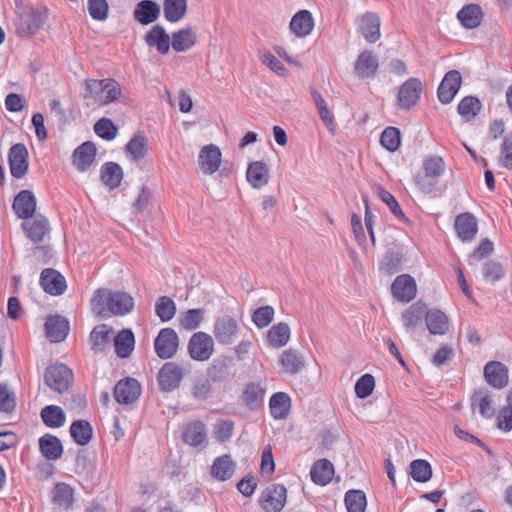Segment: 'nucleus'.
<instances>
[{
	"label": "nucleus",
	"instance_id": "nucleus-1",
	"mask_svg": "<svg viewBox=\"0 0 512 512\" xmlns=\"http://www.w3.org/2000/svg\"><path fill=\"white\" fill-rule=\"evenodd\" d=\"M133 296L122 290L98 289V316L102 318L122 317L134 310Z\"/></svg>",
	"mask_w": 512,
	"mask_h": 512
},
{
	"label": "nucleus",
	"instance_id": "nucleus-2",
	"mask_svg": "<svg viewBox=\"0 0 512 512\" xmlns=\"http://www.w3.org/2000/svg\"><path fill=\"white\" fill-rule=\"evenodd\" d=\"M17 22L16 31L21 37L35 34L47 19V10L38 9L29 5H16Z\"/></svg>",
	"mask_w": 512,
	"mask_h": 512
},
{
	"label": "nucleus",
	"instance_id": "nucleus-3",
	"mask_svg": "<svg viewBox=\"0 0 512 512\" xmlns=\"http://www.w3.org/2000/svg\"><path fill=\"white\" fill-rule=\"evenodd\" d=\"M223 163L221 148L214 143L201 146L196 157V170L203 176H212L220 171Z\"/></svg>",
	"mask_w": 512,
	"mask_h": 512
},
{
	"label": "nucleus",
	"instance_id": "nucleus-4",
	"mask_svg": "<svg viewBox=\"0 0 512 512\" xmlns=\"http://www.w3.org/2000/svg\"><path fill=\"white\" fill-rule=\"evenodd\" d=\"M445 170L442 158L438 156L428 157L423 162V169L416 177V184L424 193H429L436 187L439 178Z\"/></svg>",
	"mask_w": 512,
	"mask_h": 512
},
{
	"label": "nucleus",
	"instance_id": "nucleus-5",
	"mask_svg": "<svg viewBox=\"0 0 512 512\" xmlns=\"http://www.w3.org/2000/svg\"><path fill=\"white\" fill-rule=\"evenodd\" d=\"M424 89L421 79L411 77L400 85L396 95V105L403 110H408L415 106L420 100Z\"/></svg>",
	"mask_w": 512,
	"mask_h": 512
},
{
	"label": "nucleus",
	"instance_id": "nucleus-6",
	"mask_svg": "<svg viewBox=\"0 0 512 512\" xmlns=\"http://www.w3.org/2000/svg\"><path fill=\"white\" fill-rule=\"evenodd\" d=\"M45 384L52 390L63 393L73 383V372L64 364H55L46 368L44 374Z\"/></svg>",
	"mask_w": 512,
	"mask_h": 512
},
{
	"label": "nucleus",
	"instance_id": "nucleus-7",
	"mask_svg": "<svg viewBox=\"0 0 512 512\" xmlns=\"http://www.w3.org/2000/svg\"><path fill=\"white\" fill-rule=\"evenodd\" d=\"M214 340L206 332L194 333L187 345L188 354L195 361H207L214 353Z\"/></svg>",
	"mask_w": 512,
	"mask_h": 512
},
{
	"label": "nucleus",
	"instance_id": "nucleus-8",
	"mask_svg": "<svg viewBox=\"0 0 512 512\" xmlns=\"http://www.w3.org/2000/svg\"><path fill=\"white\" fill-rule=\"evenodd\" d=\"M287 501V489L282 484L268 486L259 498V505L265 512H280Z\"/></svg>",
	"mask_w": 512,
	"mask_h": 512
},
{
	"label": "nucleus",
	"instance_id": "nucleus-9",
	"mask_svg": "<svg viewBox=\"0 0 512 512\" xmlns=\"http://www.w3.org/2000/svg\"><path fill=\"white\" fill-rule=\"evenodd\" d=\"M179 347V337L172 328H163L154 341L155 352L162 359L173 357Z\"/></svg>",
	"mask_w": 512,
	"mask_h": 512
},
{
	"label": "nucleus",
	"instance_id": "nucleus-10",
	"mask_svg": "<svg viewBox=\"0 0 512 512\" xmlns=\"http://www.w3.org/2000/svg\"><path fill=\"white\" fill-rule=\"evenodd\" d=\"M148 49L160 55H166L171 48L170 34L160 25H154L144 35Z\"/></svg>",
	"mask_w": 512,
	"mask_h": 512
},
{
	"label": "nucleus",
	"instance_id": "nucleus-11",
	"mask_svg": "<svg viewBox=\"0 0 512 512\" xmlns=\"http://www.w3.org/2000/svg\"><path fill=\"white\" fill-rule=\"evenodd\" d=\"M124 98L122 85L113 78L98 81V106L120 102Z\"/></svg>",
	"mask_w": 512,
	"mask_h": 512
},
{
	"label": "nucleus",
	"instance_id": "nucleus-12",
	"mask_svg": "<svg viewBox=\"0 0 512 512\" xmlns=\"http://www.w3.org/2000/svg\"><path fill=\"white\" fill-rule=\"evenodd\" d=\"M471 407L485 419H492L496 414L495 396L487 389L480 388L473 392Z\"/></svg>",
	"mask_w": 512,
	"mask_h": 512
},
{
	"label": "nucleus",
	"instance_id": "nucleus-13",
	"mask_svg": "<svg viewBox=\"0 0 512 512\" xmlns=\"http://www.w3.org/2000/svg\"><path fill=\"white\" fill-rule=\"evenodd\" d=\"M11 175L21 179L28 170V150L22 143L14 144L8 154Z\"/></svg>",
	"mask_w": 512,
	"mask_h": 512
},
{
	"label": "nucleus",
	"instance_id": "nucleus-14",
	"mask_svg": "<svg viewBox=\"0 0 512 512\" xmlns=\"http://www.w3.org/2000/svg\"><path fill=\"white\" fill-rule=\"evenodd\" d=\"M271 179V170L269 165L263 160H255L247 165L246 180L254 189H261L266 186Z\"/></svg>",
	"mask_w": 512,
	"mask_h": 512
},
{
	"label": "nucleus",
	"instance_id": "nucleus-15",
	"mask_svg": "<svg viewBox=\"0 0 512 512\" xmlns=\"http://www.w3.org/2000/svg\"><path fill=\"white\" fill-rule=\"evenodd\" d=\"M391 292L393 297L398 301L410 302L417 294L416 281L408 274L399 275L392 283Z\"/></svg>",
	"mask_w": 512,
	"mask_h": 512
},
{
	"label": "nucleus",
	"instance_id": "nucleus-16",
	"mask_svg": "<svg viewBox=\"0 0 512 512\" xmlns=\"http://www.w3.org/2000/svg\"><path fill=\"white\" fill-rule=\"evenodd\" d=\"M171 48L177 53L193 49L198 43V33L194 27H183L170 35Z\"/></svg>",
	"mask_w": 512,
	"mask_h": 512
},
{
	"label": "nucleus",
	"instance_id": "nucleus-17",
	"mask_svg": "<svg viewBox=\"0 0 512 512\" xmlns=\"http://www.w3.org/2000/svg\"><path fill=\"white\" fill-rule=\"evenodd\" d=\"M315 27V19L313 14L306 9L297 11L291 18L289 23L290 32L298 37L305 38L309 36Z\"/></svg>",
	"mask_w": 512,
	"mask_h": 512
},
{
	"label": "nucleus",
	"instance_id": "nucleus-18",
	"mask_svg": "<svg viewBox=\"0 0 512 512\" xmlns=\"http://www.w3.org/2000/svg\"><path fill=\"white\" fill-rule=\"evenodd\" d=\"M236 467L237 464L230 455H221L213 460L209 468V475L216 481L225 482L234 476Z\"/></svg>",
	"mask_w": 512,
	"mask_h": 512
},
{
	"label": "nucleus",
	"instance_id": "nucleus-19",
	"mask_svg": "<svg viewBox=\"0 0 512 512\" xmlns=\"http://www.w3.org/2000/svg\"><path fill=\"white\" fill-rule=\"evenodd\" d=\"M183 377L182 368L174 363H165L158 373V384L163 391H172L176 389Z\"/></svg>",
	"mask_w": 512,
	"mask_h": 512
},
{
	"label": "nucleus",
	"instance_id": "nucleus-20",
	"mask_svg": "<svg viewBox=\"0 0 512 512\" xmlns=\"http://www.w3.org/2000/svg\"><path fill=\"white\" fill-rule=\"evenodd\" d=\"M114 395L117 402L131 404L140 397L141 385L135 378L127 377L116 384Z\"/></svg>",
	"mask_w": 512,
	"mask_h": 512
},
{
	"label": "nucleus",
	"instance_id": "nucleus-21",
	"mask_svg": "<svg viewBox=\"0 0 512 512\" xmlns=\"http://www.w3.org/2000/svg\"><path fill=\"white\" fill-rule=\"evenodd\" d=\"M462 83L461 74L456 70L447 72L441 81L438 88V98L441 103H450L457 92L459 91Z\"/></svg>",
	"mask_w": 512,
	"mask_h": 512
},
{
	"label": "nucleus",
	"instance_id": "nucleus-22",
	"mask_svg": "<svg viewBox=\"0 0 512 512\" xmlns=\"http://www.w3.org/2000/svg\"><path fill=\"white\" fill-rule=\"evenodd\" d=\"M37 200L30 190H21L14 198L12 208L18 218L27 220L36 210Z\"/></svg>",
	"mask_w": 512,
	"mask_h": 512
},
{
	"label": "nucleus",
	"instance_id": "nucleus-23",
	"mask_svg": "<svg viewBox=\"0 0 512 512\" xmlns=\"http://www.w3.org/2000/svg\"><path fill=\"white\" fill-rule=\"evenodd\" d=\"M40 285L45 292L54 296L63 294L67 288L64 276L52 268H46L41 272Z\"/></svg>",
	"mask_w": 512,
	"mask_h": 512
},
{
	"label": "nucleus",
	"instance_id": "nucleus-24",
	"mask_svg": "<svg viewBox=\"0 0 512 512\" xmlns=\"http://www.w3.org/2000/svg\"><path fill=\"white\" fill-rule=\"evenodd\" d=\"M70 330L68 320L61 315H51L45 323L47 338L53 343H59L66 339Z\"/></svg>",
	"mask_w": 512,
	"mask_h": 512
},
{
	"label": "nucleus",
	"instance_id": "nucleus-25",
	"mask_svg": "<svg viewBox=\"0 0 512 512\" xmlns=\"http://www.w3.org/2000/svg\"><path fill=\"white\" fill-rule=\"evenodd\" d=\"M378 69V59L371 51L361 52L354 63V74L360 79L372 78Z\"/></svg>",
	"mask_w": 512,
	"mask_h": 512
},
{
	"label": "nucleus",
	"instance_id": "nucleus-26",
	"mask_svg": "<svg viewBox=\"0 0 512 512\" xmlns=\"http://www.w3.org/2000/svg\"><path fill=\"white\" fill-rule=\"evenodd\" d=\"M238 324L231 317H222L214 324V336L221 344H231L238 334Z\"/></svg>",
	"mask_w": 512,
	"mask_h": 512
},
{
	"label": "nucleus",
	"instance_id": "nucleus-27",
	"mask_svg": "<svg viewBox=\"0 0 512 512\" xmlns=\"http://www.w3.org/2000/svg\"><path fill=\"white\" fill-rule=\"evenodd\" d=\"M96 156V144L86 141L78 146L72 155V163L80 172L86 171L94 162Z\"/></svg>",
	"mask_w": 512,
	"mask_h": 512
},
{
	"label": "nucleus",
	"instance_id": "nucleus-28",
	"mask_svg": "<svg viewBox=\"0 0 512 512\" xmlns=\"http://www.w3.org/2000/svg\"><path fill=\"white\" fill-rule=\"evenodd\" d=\"M485 381L496 389H501L508 384V369L504 364L491 361L484 367Z\"/></svg>",
	"mask_w": 512,
	"mask_h": 512
},
{
	"label": "nucleus",
	"instance_id": "nucleus-29",
	"mask_svg": "<svg viewBox=\"0 0 512 512\" xmlns=\"http://www.w3.org/2000/svg\"><path fill=\"white\" fill-rule=\"evenodd\" d=\"M31 218V220H25L22 227L26 232L27 237L37 243L42 241L49 233L50 226L47 218L41 214L33 215Z\"/></svg>",
	"mask_w": 512,
	"mask_h": 512
},
{
	"label": "nucleus",
	"instance_id": "nucleus-30",
	"mask_svg": "<svg viewBox=\"0 0 512 512\" xmlns=\"http://www.w3.org/2000/svg\"><path fill=\"white\" fill-rule=\"evenodd\" d=\"M124 179L123 168L116 162H106L100 169V180L108 190L118 188Z\"/></svg>",
	"mask_w": 512,
	"mask_h": 512
},
{
	"label": "nucleus",
	"instance_id": "nucleus-31",
	"mask_svg": "<svg viewBox=\"0 0 512 512\" xmlns=\"http://www.w3.org/2000/svg\"><path fill=\"white\" fill-rule=\"evenodd\" d=\"M380 17L373 12H366L358 18V26L364 38L374 43L380 38Z\"/></svg>",
	"mask_w": 512,
	"mask_h": 512
},
{
	"label": "nucleus",
	"instance_id": "nucleus-32",
	"mask_svg": "<svg viewBox=\"0 0 512 512\" xmlns=\"http://www.w3.org/2000/svg\"><path fill=\"white\" fill-rule=\"evenodd\" d=\"M126 158L132 162H139L149 154V141L147 137L136 134L125 145Z\"/></svg>",
	"mask_w": 512,
	"mask_h": 512
},
{
	"label": "nucleus",
	"instance_id": "nucleus-33",
	"mask_svg": "<svg viewBox=\"0 0 512 512\" xmlns=\"http://www.w3.org/2000/svg\"><path fill=\"white\" fill-rule=\"evenodd\" d=\"M454 228L462 241H471L478 231V223L474 215L466 212L456 217Z\"/></svg>",
	"mask_w": 512,
	"mask_h": 512
},
{
	"label": "nucleus",
	"instance_id": "nucleus-34",
	"mask_svg": "<svg viewBox=\"0 0 512 512\" xmlns=\"http://www.w3.org/2000/svg\"><path fill=\"white\" fill-rule=\"evenodd\" d=\"M291 338V328L286 322H278L270 327L266 334L269 347L279 349L288 344Z\"/></svg>",
	"mask_w": 512,
	"mask_h": 512
},
{
	"label": "nucleus",
	"instance_id": "nucleus-35",
	"mask_svg": "<svg viewBox=\"0 0 512 512\" xmlns=\"http://www.w3.org/2000/svg\"><path fill=\"white\" fill-rule=\"evenodd\" d=\"M160 15V6L151 0L140 1L133 11L134 19L142 25L155 22Z\"/></svg>",
	"mask_w": 512,
	"mask_h": 512
},
{
	"label": "nucleus",
	"instance_id": "nucleus-36",
	"mask_svg": "<svg viewBox=\"0 0 512 512\" xmlns=\"http://www.w3.org/2000/svg\"><path fill=\"white\" fill-rule=\"evenodd\" d=\"M457 19L466 29L477 28L483 20V10L478 4H466L458 11Z\"/></svg>",
	"mask_w": 512,
	"mask_h": 512
},
{
	"label": "nucleus",
	"instance_id": "nucleus-37",
	"mask_svg": "<svg viewBox=\"0 0 512 512\" xmlns=\"http://www.w3.org/2000/svg\"><path fill=\"white\" fill-rule=\"evenodd\" d=\"M291 406V398L284 392L273 394L269 401L271 416L277 420L286 419L290 413Z\"/></svg>",
	"mask_w": 512,
	"mask_h": 512
},
{
	"label": "nucleus",
	"instance_id": "nucleus-38",
	"mask_svg": "<svg viewBox=\"0 0 512 512\" xmlns=\"http://www.w3.org/2000/svg\"><path fill=\"white\" fill-rule=\"evenodd\" d=\"M39 449L48 460H58L63 454V445L60 439L48 433L39 439Z\"/></svg>",
	"mask_w": 512,
	"mask_h": 512
},
{
	"label": "nucleus",
	"instance_id": "nucleus-39",
	"mask_svg": "<svg viewBox=\"0 0 512 512\" xmlns=\"http://www.w3.org/2000/svg\"><path fill=\"white\" fill-rule=\"evenodd\" d=\"M426 325L433 335H444L450 326L447 315L438 309H431L426 313Z\"/></svg>",
	"mask_w": 512,
	"mask_h": 512
},
{
	"label": "nucleus",
	"instance_id": "nucleus-40",
	"mask_svg": "<svg viewBox=\"0 0 512 512\" xmlns=\"http://www.w3.org/2000/svg\"><path fill=\"white\" fill-rule=\"evenodd\" d=\"M312 481L320 486L327 485L333 478L334 467L333 464L326 460L320 459L316 461L310 471Z\"/></svg>",
	"mask_w": 512,
	"mask_h": 512
},
{
	"label": "nucleus",
	"instance_id": "nucleus-41",
	"mask_svg": "<svg viewBox=\"0 0 512 512\" xmlns=\"http://www.w3.org/2000/svg\"><path fill=\"white\" fill-rule=\"evenodd\" d=\"M114 347L119 358H128L135 348V337L130 329L121 330L114 337Z\"/></svg>",
	"mask_w": 512,
	"mask_h": 512
},
{
	"label": "nucleus",
	"instance_id": "nucleus-42",
	"mask_svg": "<svg viewBox=\"0 0 512 512\" xmlns=\"http://www.w3.org/2000/svg\"><path fill=\"white\" fill-rule=\"evenodd\" d=\"M70 435L75 443L85 446L93 438V427L87 420H76L70 426Z\"/></svg>",
	"mask_w": 512,
	"mask_h": 512
},
{
	"label": "nucleus",
	"instance_id": "nucleus-43",
	"mask_svg": "<svg viewBox=\"0 0 512 512\" xmlns=\"http://www.w3.org/2000/svg\"><path fill=\"white\" fill-rule=\"evenodd\" d=\"M43 423L49 428H60L65 424L66 415L57 405L45 406L40 412Z\"/></svg>",
	"mask_w": 512,
	"mask_h": 512
},
{
	"label": "nucleus",
	"instance_id": "nucleus-44",
	"mask_svg": "<svg viewBox=\"0 0 512 512\" xmlns=\"http://www.w3.org/2000/svg\"><path fill=\"white\" fill-rule=\"evenodd\" d=\"M313 101L315 103L318 115L323 122L324 126L327 128L329 132H334L335 130V116L333 112L330 110L328 103L323 98V96L319 93L313 94Z\"/></svg>",
	"mask_w": 512,
	"mask_h": 512
},
{
	"label": "nucleus",
	"instance_id": "nucleus-45",
	"mask_svg": "<svg viewBox=\"0 0 512 512\" xmlns=\"http://www.w3.org/2000/svg\"><path fill=\"white\" fill-rule=\"evenodd\" d=\"M258 58L266 68L276 75L280 77H287L289 75L286 66L271 51L267 49L260 50L258 52Z\"/></svg>",
	"mask_w": 512,
	"mask_h": 512
},
{
	"label": "nucleus",
	"instance_id": "nucleus-46",
	"mask_svg": "<svg viewBox=\"0 0 512 512\" xmlns=\"http://www.w3.org/2000/svg\"><path fill=\"white\" fill-rule=\"evenodd\" d=\"M498 429L509 432L512 430V389L506 395V403L501 407L496 416Z\"/></svg>",
	"mask_w": 512,
	"mask_h": 512
},
{
	"label": "nucleus",
	"instance_id": "nucleus-47",
	"mask_svg": "<svg viewBox=\"0 0 512 512\" xmlns=\"http://www.w3.org/2000/svg\"><path fill=\"white\" fill-rule=\"evenodd\" d=\"M163 10L169 22H177L186 14L187 0H164Z\"/></svg>",
	"mask_w": 512,
	"mask_h": 512
},
{
	"label": "nucleus",
	"instance_id": "nucleus-48",
	"mask_svg": "<svg viewBox=\"0 0 512 512\" xmlns=\"http://www.w3.org/2000/svg\"><path fill=\"white\" fill-rule=\"evenodd\" d=\"M204 309H190L180 314L179 323L185 330L197 329L205 317Z\"/></svg>",
	"mask_w": 512,
	"mask_h": 512
},
{
	"label": "nucleus",
	"instance_id": "nucleus-49",
	"mask_svg": "<svg viewBox=\"0 0 512 512\" xmlns=\"http://www.w3.org/2000/svg\"><path fill=\"white\" fill-rule=\"evenodd\" d=\"M348 512H364L367 507L366 495L361 490H350L345 495Z\"/></svg>",
	"mask_w": 512,
	"mask_h": 512
},
{
	"label": "nucleus",
	"instance_id": "nucleus-50",
	"mask_svg": "<svg viewBox=\"0 0 512 512\" xmlns=\"http://www.w3.org/2000/svg\"><path fill=\"white\" fill-rule=\"evenodd\" d=\"M206 433L204 425L200 422L191 423L184 431L183 439L191 446H198L204 442Z\"/></svg>",
	"mask_w": 512,
	"mask_h": 512
},
{
	"label": "nucleus",
	"instance_id": "nucleus-51",
	"mask_svg": "<svg viewBox=\"0 0 512 512\" xmlns=\"http://www.w3.org/2000/svg\"><path fill=\"white\" fill-rule=\"evenodd\" d=\"M176 310L175 302L167 296L160 297L155 303L156 315L163 322L171 320L175 316Z\"/></svg>",
	"mask_w": 512,
	"mask_h": 512
},
{
	"label": "nucleus",
	"instance_id": "nucleus-52",
	"mask_svg": "<svg viewBox=\"0 0 512 512\" xmlns=\"http://www.w3.org/2000/svg\"><path fill=\"white\" fill-rule=\"evenodd\" d=\"M53 501L61 508H69L73 501V489L65 483L56 484L53 489Z\"/></svg>",
	"mask_w": 512,
	"mask_h": 512
},
{
	"label": "nucleus",
	"instance_id": "nucleus-53",
	"mask_svg": "<svg viewBox=\"0 0 512 512\" xmlns=\"http://www.w3.org/2000/svg\"><path fill=\"white\" fill-rule=\"evenodd\" d=\"M377 196L381 199V201H383L389 207L391 213L398 220H400L404 223L409 222L408 218L405 216L404 212L402 211L401 207L399 206L397 200L390 192L379 187L377 189Z\"/></svg>",
	"mask_w": 512,
	"mask_h": 512
},
{
	"label": "nucleus",
	"instance_id": "nucleus-54",
	"mask_svg": "<svg viewBox=\"0 0 512 512\" xmlns=\"http://www.w3.org/2000/svg\"><path fill=\"white\" fill-rule=\"evenodd\" d=\"M410 475L417 482H427L432 477L431 465L422 459H417L410 464Z\"/></svg>",
	"mask_w": 512,
	"mask_h": 512
},
{
	"label": "nucleus",
	"instance_id": "nucleus-55",
	"mask_svg": "<svg viewBox=\"0 0 512 512\" xmlns=\"http://www.w3.org/2000/svg\"><path fill=\"white\" fill-rule=\"evenodd\" d=\"M480 109V101L472 96L463 98L458 105V112L466 121L473 119Z\"/></svg>",
	"mask_w": 512,
	"mask_h": 512
},
{
	"label": "nucleus",
	"instance_id": "nucleus-56",
	"mask_svg": "<svg viewBox=\"0 0 512 512\" xmlns=\"http://www.w3.org/2000/svg\"><path fill=\"white\" fill-rule=\"evenodd\" d=\"M380 142L388 151H396L401 143L400 131L396 127H387L381 134Z\"/></svg>",
	"mask_w": 512,
	"mask_h": 512
},
{
	"label": "nucleus",
	"instance_id": "nucleus-57",
	"mask_svg": "<svg viewBox=\"0 0 512 512\" xmlns=\"http://www.w3.org/2000/svg\"><path fill=\"white\" fill-rule=\"evenodd\" d=\"M119 135L118 126L109 118L98 119V137L111 142Z\"/></svg>",
	"mask_w": 512,
	"mask_h": 512
},
{
	"label": "nucleus",
	"instance_id": "nucleus-58",
	"mask_svg": "<svg viewBox=\"0 0 512 512\" xmlns=\"http://www.w3.org/2000/svg\"><path fill=\"white\" fill-rule=\"evenodd\" d=\"M375 389V378L371 374L362 375L355 383V394L360 399H365L372 395Z\"/></svg>",
	"mask_w": 512,
	"mask_h": 512
},
{
	"label": "nucleus",
	"instance_id": "nucleus-59",
	"mask_svg": "<svg viewBox=\"0 0 512 512\" xmlns=\"http://www.w3.org/2000/svg\"><path fill=\"white\" fill-rule=\"evenodd\" d=\"M265 394V387L260 383H250L243 392V399L248 405L259 404Z\"/></svg>",
	"mask_w": 512,
	"mask_h": 512
},
{
	"label": "nucleus",
	"instance_id": "nucleus-60",
	"mask_svg": "<svg viewBox=\"0 0 512 512\" xmlns=\"http://www.w3.org/2000/svg\"><path fill=\"white\" fill-rule=\"evenodd\" d=\"M274 315L275 311L271 306H262L254 311L252 320L258 328H265L272 322Z\"/></svg>",
	"mask_w": 512,
	"mask_h": 512
},
{
	"label": "nucleus",
	"instance_id": "nucleus-61",
	"mask_svg": "<svg viewBox=\"0 0 512 512\" xmlns=\"http://www.w3.org/2000/svg\"><path fill=\"white\" fill-rule=\"evenodd\" d=\"M498 162L502 167L509 170L512 169V134L504 137L500 147Z\"/></svg>",
	"mask_w": 512,
	"mask_h": 512
},
{
	"label": "nucleus",
	"instance_id": "nucleus-62",
	"mask_svg": "<svg viewBox=\"0 0 512 512\" xmlns=\"http://www.w3.org/2000/svg\"><path fill=\"white\" fill-rule=\"evenodd\" d=\"M283 370L287 373H296L302 366L298 355L290 350L284 351L280 358Z\"/></svg>",
	"mask_w": 512,
	"mask_h": 512
},
{
	"label": "nucleus",
	"instance_id": "nucleus-63",
	"mask_svg": "<svg viewBox=\"0 0 512 512\" xmlns=\"http://www.w3.org/2000/svg\"><path fill=\"white\" fill-rule=\"evenodd\" d=\"M424 313V307L420 303L410 306L403 314V321L406 327H415Z\"/></svg>",
	"mask_w": 512,
	"mask_h": 512
},
{
	"label": "nucleus",
	"instance_id": "nucleus-64",
	"mask_svg": "<svg viewBox=\"0 0 512 512\" xmlns=\"http://www.w3.org/2000/svg\"><path fill=\"white\" fill-rule=\"evenodd\" d=\"M15 409V396L6 384H0V411L9 413Z\"/></svg>",
	"mask_w": 512,
	"mask_h": 512
}]
</instances>
